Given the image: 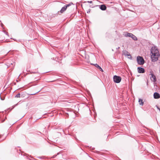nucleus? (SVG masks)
I'll list each match as a JSON object with an SVG mask.
<instances>
[{
	"instance_id": "obj_1",
	"label": "nucleus",
	"mask_w": 160,
	"mask_h": 160,
	"mask_svg": "<svg viewBox=\"0 0 160 160\" xmlns=\"http://www.w3.org/2000/svg\"><path fill=\"white\" fill-rule=\"evenodd\" d=\"M137 60L139 65H143L144 63V60L142 57L138 56L137 57Z\"/></svg>"
},
{
	"instance_id": "obj_2",
	"label": "nucleus",
	"mask_w": 160,
	"mask_h": 160,
	"mask_svg": "<svg viewBox=\"0 0 160 160\" xmlns=\"http://www.w3.org/2000/svg\"><path fill=\"white\" fill-rule=\"evenodd\" d=\"M159 55V53H158L157 54L155 53V54H152V55H151L152 61L153 62L157 61L158 59Z\"/></svg>"
},
{
	"instance_id": "obj_3",
	"label": "nucleus",
	"mask_w": 160,
	"mask_h": 160,
	"mask_svg": "<svg viewBox=\"0 0 160 160\" xmlns=\"http://www.w3.org/2000/svg\"><path fill=\"white\" fill-rule=\"evenodd\" d=\"M113 81L115 82L119 83L121 82L122 78L120 76L114 75L113 77Z\"/></svg>"
},
{
	"instance_id": "obj_4",
	"label": "nucleus",
	"mask_w": 160,
	"mask_h": 160,
	"mask_svg": "<svg viewBox=\"0 0 160 160\" xmlns=\"http://www.w3.org/2000/svg\"><path fill=\"white\" fill-rule=\"evenodd\" d=\"M151 54H155L159 53V51L157 48L155 46L152 47L151 49Z\"/></svg>"
},
{
	"instance_id": "obj_5",
	"label": "nucleus",
	"mask_w": 160,
	"mask_h": 160,
	"mask_svg": "<svg viewBox=\"0 0 160 160\" xmlns=\"http://www.w3.org/2000/svg\"><path fill=\"white\" fill-rule=\"evenodd\" d=\"M151 77H150V79L151 81L155 82L156 81V76L153 73L151 74Z\"/></svg>"
},
{
	"instance_id": "obj_6",
	"label": "nucleus",
	"mask_w": 160,
	"mask_h": 160,
	"mask_svg": "<svg viewBox=\"0 0 160 160\" xmlns=\"http://www.w3.org/2000/svg\"><path fill=\"white\" fill-rule=\"evenodd\" d=\"M138 72L139 73H143L145 72V70L143 68L141 67L138 68Z\"/></svg>"
},
{
	"instance_id": "obj_7",
	"label": "nucleus",
	"mask_w": 160,
	"mask_h": 160,
	"mask_svg": "<svg viewBox=\"0 0 160 160\" xmlns=\"http://www.w3.org/2000/svg\"><path fill=\"white\" fill-rule=\"evenodd\" d=\"M153 97L155 99H158L160 98V95L159 93L155 92L154 93Z\"/></svg>"
},
{
	"instance_id": "obj_8",
	"label": "nucleus",
	"mask_w": 160,
	"mask_h": 160,
	"mask_svg": "<svg viewBox=\"0 0 160 160\" xmlns=\"http://www.w3.org/2000/svg\"><path fill=\"white\" fill-rule=\"evenodd\" d=\"M123 35L124 36L126 37H129L131 38L132 36V34L127 32L126 33H124Z\"/></svg>"
},
{
	"instance_id": "obj_9",
	"label": "nucleus",
	"mask_w": 160,
	"mask_h": 160,
	"mask_svg": "<svg viewBox=\"0 0 160 160\" xmlns=\"http://www.w3.org/2000/svg\"><path fill=\"white\" fill-rule=\"evenodd\" d=\"M100 8L102 10L104 11L106 10L107 7L104 4L101 5L99 6Z\"/></svg>"
},
{
	"instance_id": "obj_10",
	"label": "nucleus",
	"mask_w": 160,
	"mask_h": 160,
	"mask_svg": "<svg viewBox=\"0 0 160 160\" xmlns=\"http://www.w3.org/2000/svg\"><path fill=\"white\" fill-rule=\"evenodd\" d=\"M57 132L59 134V136L60 135V134L62 132L64 133L63 130L61 128H59L58 129V131H57Z\"/></svg>"
},
{
	"instance_id": "obj_11",
	"label": "nucleus",
	"mask_w": 160,
	"mask_h": 160,
	"mask_svg": "<svg viewBox=\"0 0 160 160\" xmlns=\"http://www.w3.org/2000/svg\"><path fill=\"white\" fill-rule=\"evenodd\" d=\"M94 65L98 69L100 70V71H101L102 72L103 71L102 69L98 64H94Z\"/></svg>"
},
{
	"instance_id": "obj_12",
	"label": "nucleus",
	"mask_w": 160,
	"mask_h": 160,
	"mask_svg": "<svg viewBox=\"0 0 160 160\" xmlns=\"http://www.w3.org/2000/svg\"><path fill=\"white\" fill-rule=\"evenodd\" d=\"M67 7L64 6L63 7H62L60 10V12L61 13H63L64 11H65L67 9Z\"/></svg>"
},
{
	"instance_id": "obj_13",
	"label": "nucleus",
	"mask_w": 160,
	"mask_h": 160,
	"mask_svg": "<svg viewBox=\"0 0 160 160\" xmlns=\"http://www.w3.org/2000/svg\"><path fill=\"white\" fill-rule=\"evenodd\" d=\"M138 102L140 105L142 106L143 105L144 102L143 101V100L142 99H139Z\"/></svg>"
},
{
	"instance_id": "obj_14",
	"label": "nucleus",
	"mask_w": 160,
	"mask_h": 160,
	"mask_svg": "<svg viewBox=\"0 0 160 160\" xmlns=\"http://www.w3.org/2000/svg\"><path fill=\"white\" fill-rule=\"evenodd\" d=\"M131 38L134 41H137L138 40V39L133 34Z\"/></svg>"
},
{
	"instance_id": "obj_15",
	"label": "nucleus",
	"mask_w": 160,
	"mask_h": 160,
	"mask_svg": "<svg viewBox=\"0 0 160 160\" xmlns=\"http://www.w3.org/2000/svg\"><path fill=\"white\" fill-rule=\"evenodd\" d=\"M20 94L19 93H18L15 96V97L17 98H20Z\"/></svg>"
},
{
	"instance_id": "obj_16",
	"label": "nucleus",
	"mask_w": 160,
	"mask_h": 160,
	"mask_svg": "<svg viewBox=\"0 0 160 160\" xmlns=\"http://www.w3.org/2000/svg\"><path fill=\"white\" fill-rule=\"evenodd\" d=\"M72 4V3H70L66 5L65 6L67 7H67L70 6L71 5V4Z\"/></svg>"
},
{
	"instance_id": "obj_17",
	"label": "nucleus",
	"mask_w": 160,
	"mask_h": 160,
	"mask_svg": "<svg viewBox=\"0 0 160 160\" xmlns=\"http://www.w3.org/2000/svg\"><path fill=\"white\" fill-rule=\"evenodd\" d=\"M51 141V142H48L50 143V144H53V142H51V141Z\"/></svg>"
},
{
	"instance_id": "obj_18",
	"label": "nucleus",
	"mask_w": 160,
	"mask_h": 160,
	"mask_svg": "<svg viewBox=\"0 0 160 160\" xmlns=\"http://www.w3.org/2000/svg\"><path fill=\"white\" fill-rule=\"evenodd\" d=\"M128 56H129V57H128V58H131V59L132 58V57L131 56L130 54L128 55Z\"/></svg>"
},
{
	"instance_id": "obj_19",
	"label": "nucleus",
	"mask_w": 160,
	"mask_h": 160,
	"mask_svg": "<svg viewBox=\"0 0 160 160\" xmlns=\"http://www.w3.org/2000/svg\"><path fill=\"white\" fill-rule=\"evenodd\" d=\"M40 91H38V92H37L35 93H33V94H31V95H35L37 93H38V92H39Z\"/></svg>"
},
{
	"instance_id": "obj_20",
	"label": "nucleus",
	"mask_w": 160,
	"mask_h": 160,
	"mask_svg": "<svg viewBox=\"0 0 160 160\" xmlns=\"http://www.w3.org/2000/svg\"><path fill=\"white\" fill-rule=\"evenodd\" d=\"M87 2H88L89 3H92V1H88Z\"/></svg>"
},
{
	"instance_id": "obj_21",
	"label": "nucleus",
	"mask_w": 160,
	"mask_h": 160,
	"mask_svg": "<svg viewBox=\"0 0 160 160\" xmlns=\"http://www.w3.org/2000/svg\"><path fill=\"white\" fill-rule=\"evenodd\" d=\"M66 116L68 117V113H66Z\"/></svg>"
},
{
	"instance_id": "obj_22",
	"label": "nucleus",
	"mask_w": 160,
	"mask_h": 160,
	"mask_svg": "<svg viewBox=\"0 0 160 160\" xmlns=\"http://www.w3.org/2000/svg\"><path fill=\"white\" fill-rule=\"evenodd\" d=\"M38 158H42L41 157H38Z\"/></svg>"
},
{
	"instance_id": "obj_23",
	"label": "nucleus",
	"mask_w": 160,
	"mask_h": 160,
	"mask_svg": "<svg viewBox=\"0 0 160 160\" xmlns=\"http://www.w3.org/2000/svg\"><path fill=\"white\" fill-rule=\"evenodd\" d=\"M38 134H39V133H41V132H38Z\"/></svg>"
},
{
	"instance_id": "obj_24",
	"label": "nucleus",
	"mask_w": 160,
	"mask_h": 160,
	"mask_svg": "<svg viewBox=\"0 0 160 160\" xmlns=\"http://www.w3.org/2000/svg\"><path fill=\"white\" fill-rule=\"evenodd\" d=\"M38 134H39V133H41V132H38Z\"/></svg>"
},
{
	"instance_id": "obj_25",
	"label": "nucleus",
	"mask_w": 160,
	"mask_h": 160,
	"mask_svg": "<svg viewBox=\"0 0 160 160\" xmlns=\"http://www.w3.org/2000/svg\"><path fill=\"white\" fill-rule=\"evenodd\" d=\"M38 134H39V133H41V132H38Z\"/></svg>"
},
{
	"instance_id": "obj_26",
	"label": "nucleus",
	"mask_w": 160,
	"mask_h": 160,
	"mask_svg": "<svg viewBox=\"0 0 160 160\" xmlns=\"http://www.w3.org/2000/svg\"><path fill=\"white\" fill-rule=\"evenodd\" d=\"M120 48V47H118V48H117V49H118Z\"/></svg>"
},
{
	"instance_id": "obj_27",
	"label": "nucleus",
	"mask_w": 160,
	"mask_h": 160,
	"mask_svg": "<svg viewBox=\"0 0 160 160\" xmlns=\"http://www.w3.org/2000/svg\"><path fill=\"white\" fill-rule=\"evenodd\" d=\"M90 12V10H89V11H88L87 12V13H88Z\"/></svg>"
},
{
	"instance_id": "obj_28",
	"label": "nucleus",
	"mask_w": 160,
	"mask_h": 160,
	"mask_svg": "<svg viewBox=\"0 0 160 160\" xmlns=\"http://www.w3.org/2000/svg\"><path fill=\"white\" fill-rule=\"evenodd\" d=\"M55 60L57 61V60H56V58H55V59H54Z\"/></svg>"
},
{
	"instance_id": "obj_29",
	"label": "nucleus",
	"mask_w": 160,
	"mask_h": 160,
	"mask_svg": "<svg viewBox=\"0 0 160 160\" xmlns=\"http://www.w3.org/2000/svg\"><path fill=\"white\" fill-rule=\"evenodd\" d=\"M55 157V156H53V158H54Z\"/></svg>"
},
{
	"instance_id": "obj_30",
	"label": "nucleus",
	"mask_w": 160,
	"mask_h": 160,
	"mask_svg": "<svg viewBox=\"0 0 160 160\" xmlns=\"http://www.w3.org/2000/svg\"><path fill=\"white\" fill-rule=\"evenodd\" d=\"M53 60H54V58H53Z\"/></svg>"
},
{
	"instance_id": "obj_31",
	"label": "nucleus",
	"mask_w": 160,
	"mask_h": 160,
	"mask_svg": "<svg viewBox=\"0 0 160 160\" xmlns=\"http://www.w3.org/2000/svg\"><path fill=\"white\" fill-rule=\"evenodd\" d=\"M159 56H160V54L159 55Z\"/></svg>"
}]
</instances>
